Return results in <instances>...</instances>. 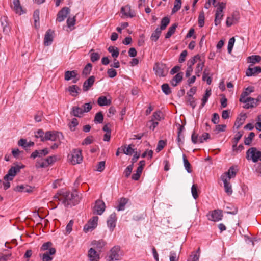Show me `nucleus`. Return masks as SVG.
I'll return each instance as SVG.
<instances>
[{
  "instance_id": "nucleus-54",
  "label": "nucleus",
  "mask_w": 261,
  "mask_h": 261,
  "mask_svg": "<svg viewBox=\"0 0 261 261\" xmlns=\"http://www.w3.org/2000/svg\"><path fill=\"white\" fill-rule=\"evenodd\" d=\"M217 7V9L216 13L223 14V10L226 7V3L224 2L218 3Z\"/></svg>"
},
{
  "instance_id": "nucleus-28",
  "label": "nucleus",
  "mask_w": 261,
  "mask_h": 261,
  "mask_svg": "<svg viewBox=\"0 0 261 261\" xmlns=\"http://www.w3.org/2000/svg\"><path fill=\"white\" fill-rule=\"evenodd\" d=\"M243 132L241 131L238 132L235 135L234 137L232 139V150L233 151L236 150L238 143L243 136Z\"/></svg>"
},
{
  "instance_id": "nucleus-22",
  "label": "nucleus",
  "mask_w": 261,
  "mask_h": 261,
  "mask_svg": "<svg viewBox=\"0 0 261 261\" xmlns=\"http://www.w3.org/2000/svg\"><path fill=\"white\" fill-rule=\"evenodd\" d=\"M35 187H32L28 185H17V192L32 193L35 189Z\"/></svg>"
},
{
  "instance_id": "nucleus-18",
  "label": "nucleus",
  "mask_w": 261,
  "mask_h": 261,
  "mask_svg": "<svg viewBox=\"0 0 261 261\" xmlns=\"http://www.w3.org/2000/svg\"><path fill=\"white\" fill-rule=\"evenodd\" d=\"M261 72V67L260 66H255L254 68H249L246 71V75L247 76H255Z\"/></svg>"
},
{
  "instance_id": "nucleus-46",
  "label": "nucleus",
  "mask_w": 261,
  "mask_h": 261,
  "mask_svg": "<svg viewBox=\"0 0 261 261\" xmlns=\"http://www.w3.org/2000/svg\"><path fill=\"white\" fill-rule=\"evenodd\" d=\"M103 120V116L102 112L100 111L95 114L94 121L96 123H101Z\"/></svg>"
},
{
  "instance_id": "nucleus-8",
  "label": "nucleus",
  "mask_w": 261,
  "mask_h": 261,
  "mask_svg": "<svg viewBox=\"0 0 261 261\" xmlns=\"http://www.w3.org/2000/svg\"><path fill=\"white\" fill-rule=\"evenodd\" d=\"M98 217L95 216L90 219L88 222L84 226V230L85 232H87L90 230H92L96 228L97 225Z\"/></svg>"
},
{
  "instance_id": "nucleus-7",
  "label": "nucleus",
  "mask_w": 261,
  "mask_h": 261,
  "mask_svg": "<svg viewBox=\"0 0 261 261\" xmlns=\"http://www.w3.org/2000/svg\"><path fill=\"white\" fill-rule=\"evenodd\" d=\"M207 219L213 221H219L221 220L223 217L222 211L220 210H215L212 213L207 215Z\"/></svg>"
},
{
  "instance_id": "nucleus-31",
  "label": "nucleus",
  "mask_w": 261,
  "mask_h": 261,
  "mask_svg": "<svg viewBox=\"0 0 261 261\" xmlns=\"http://www.w3.org/2000/svg\"><path fill=\"white\" fill-rule=\"evenodd\" d=\"M111 100L108 99L106 96H100L97 100V103L100 106H109L111 105Z\"/></svg>"
},
{
  "instance_id": "nucleus-40",
  "label": "nucleus",
  "mask_w": 261,
  "mask_h": 261,
  "mask_svg": "<svg viewBox=\"0 0 261 261\" xmlns=\"http://www.w3.org/2000/svg\"><path fill=\"white\" fill-rule=\"evenodd\" d=\"M170 18L167 17H163L161 22V26L159 28L161 31L164 30L170 23Z\"/></svg>"
},
{
  "instance_id": "nucleus-24",
  "label": "nucleus",
  "mask_w": 261,
  "mask_h": 261,
  "mask_svg": "<svg viewBox=\"0 0 261 261\" xmlns=\"http://www.w3.org/2000/svg\"><path fill=\"white\" fill-rule=\"evenodd\" d=\"M183 72H180L177 73L171 80L170 83L173 87H176L178 83L181 82L183 79Z\"/></svg>"
},
{
  "instance_id": "nucleus-47",
  "label": "nucleus",
  "mask_w": 261,
  "mask_h": 261,
  "mask_svg": "<svg viewBox=\"0 0 261 261\" xmlns=\"http://www.w3.org/2000/svg\"><path fill=\"white\" fill-rule=\"evenodd\" d=\"M182 157H183L184 165V167H185L186 170H187L188 173H191L192 171L191 169L190 163H189V162L186 158V156L185 154H183Z\"/></svg>"
},
{
  "instance_id": "nucleus-34",
  "label": "nucleus",
  "mask_w": 261,
  "mask_h": 261,
  "mask_svg": "<svg viewBox=\"0 0 261 261\" xmlns=\"http://www.w3.org/2000/svg\"><path fill=\"white\" fill-rule=\"evenodd\" d=\"M240 116L243 118L238 117L234 123V126H236L237 129L239 128L243 125L247 117L246 114H241Z\"/></svg>"
},
{
  "instance_id": "nucleus-55",
  "label": "nucleus",
  "mask_w": 261,
  "mask_h": 261,
  "mask_svg": "<svg viewBox=\"0 0 261 261\" xmlns=\"http://www.w3.org/2000/svg\"><path fill=\"white\" fill-rule=\"evenodd\" d=\"M191 193L193 197L196 199L198 197L197 192V186L196 184H193L191 187Z\"/></svg>"
},
{
  "instance_id": "nucleus-41",
  "label": "nucleus",
  "mask_w": 261,
  "mask_h": 261,
  "mask_svg": "<svg viewBox=\"0 0 261 261\" xmlns=\"http://www.w3.org/2000/svg\"><path fill=\"white\" fill-rule=\"evenodd\" d=\"M211 95V89H206L205 91V93L204 95H203L202 98V103L201 105V107H203L206 103L207 102L208 99L209 97Z\"/></svg>"
},
{
  "instance_id": "nucleus-61",
  "label": "nucleus",
  "mask_w": 261,
  "mask_h": 261,
  "mask_svg": "<svg viewBox=\"0 0 261 261\" xmlns=\"http://www.w3.org/2000/svg\"><path fill=\"white\" fill-rule=\"evenodd\" d=\"M78 125V121L76 118L72 119L71 123L69 124V128L71 131H74L76 126Z\"/></svg>"
},
{
  "instance_id": "nucleus-9",
  "label": "nucleus",
  "mask_w": 261,
  "mask_h": 261,
  "mask_svg": "<svg viewBox=\"0 0 261 261\" xmlns=\"http://www.w3.org/2000/svg\"><path fill=\"white\" fill-rule=\"evenodd\" d=\"M204 57L202 55H197L188 61V64L189 65H193L196 64V65H204Z\"/></svg>"
},
{
  "instance_id": "nucleus-52",
  "label": "nucleus",
  "mask_w": 261,
  "mask_h": 261,
  "mask_svg": "<svg viewBox=\"0 0 261 261\" xmlns=\"http://www.w3.org/2000/svg\"><path fill=\"white\" fill-rule=\"evenodd\" d=\"M162 90L163 92L166 94V95H169L171 93V90L168 85V84L165 83L163 84L162 86Z\"/></svg>"
},
{
  "instance_id": "nucleus-50",
  "label": "nucleus",
  "mask_w": 261,
  "mask_h": 261,
  "mask_svg": "<svg viewBox=\"0 0 261 261\" xmlns=\"http://www.w3.org/2000/svg\"><path fill=\"white\" fill-rule=\"evenodd\" d=\"M143 169L141 167H138L136 170V173H134L132 176V178L134 180H138L140 177Z\"/></svg>"
},
{
  "instance_id": "nucleus-44",
  "label": "nucleus",
  "mask_w": 261,
  "mask_h": 261,
  "mask_svg": "<svg viewBox=\"0 0 261 261\" xmlns=\"http://www.w3.org/2000/svg\"><path fill=\"white\" fill-rule=\"evenodd\" d=\"M255 133L251 132L247 137H245L244 144L246 145L250 146L251 144L253 138L255 137Z\"/></svg>"
},
{
  "instance_id": "nucleus-60",
  "label": "nucleus",
  "mask_w": 261,
  "mask_h": 261,
  "mask_svg": "<svg viewBox=\"0 0 261 261\" xmlns=\"http://www.w3.org/2000/svg\"><path fill=\"white\" fill-rule=\"evenodd\" d=\"M93 137L92 136H89L84 140L82 144L83 145H87L91 144L93 142Z\"/></svg>"
},
{
  "instance_id": "nucleus-16",
  "label": "nucleus",
  "mask_w": 261,
  "mask_h": 261,
  "mask_svg": "<svg viewBox=\"0 0 261 261\" xmlns=\"http://www.w3.org/2000/svg\"><path fill=\"white\" fill-rule=\"evenodd\" d=\"M54 31L49 29L46 32L44 36V44L45 46L51 44L53 41V35Z\"/></svg>"
},
{
  "instance_id": "nucleus-37",
  "label": "nucleus",
  "mask_w": 261,
  "mask_h": 261,
  "mask_svg": "<svg viewBox=\"0 0 261 261\" xmlns=\"http://www.w3.org/2000/svg\"><path fill=\"white\" fill-rule=\"evenodd\" d=\"M108 51L111 54L113 58H116L118 57L119 51L117 47L113 46H110L108 48Z\"/></svg>"
},
{
  "instance_id": "nucleus-6",
  "label": "nucleus",
  "mask_w": 261,
  "mask_h": 261,
  "mask_svg": "<svg viewBox=\"0 0 261 261\" xmlns=\"http://www.w3.org/2000/svg\"><path fill=\"white\" fill-rule=\"evenodd\" d=\"M196 87H193L190 89L189 91L187 93V101L193 109H194L196 106L195 99L193 96V95L196 93Z\"/></svg>"
},
{
  "instance_id": "nucleus-26",
  "label": "nucleus",
  "mask_w": 261,
  "mask_h": 261,
  "mask_svg": "<svg viewBox=\"0 0 261 261\" xmlns=\"http://www.w3.org/2000/svg\"><path fill=\"white\" fill-rule=\"evenodd\" d=\"M1 27L3 29L4 33L8 34L10 30V27L7 22V18L5 16L1 17L0 18Z\"/></svg>"
},
{
  "instance_id": "nucleus-35",
  "label": "nucleus",
  "mask_w": 261,
  "mask_h": 261,
  "mask_svg": "<svg viewBox=\"0 0 261 261\" xmlns=\"http://www.w3.org/2000/svg\"><path fill=\"white\" fill-rule=\"evenodd\" d=\"M246 97V96H244L243 94L242 93L241 94L240 98L239 99L240 102H243V103H247V102H249L250 101L255 100L256 101L255 105L257 106L258 102L259 101V98L255 99L254 98H252L251 97H247L246 98H245Z\"/></svg>"
},
{
  "instance_id": "nucleus-2",
  "label": "nucleus",
  "mask_w": 261,
  "mask_h": 261,
  "mask_svg": "<svg viewBox=\"0 0 261 261\" xmlns=\"http://www.w3.org/2000/svg\"><path fill=\"white\" fill-rule=\"evenodd\" d=\"M122 256V253L120 246H115L110 250L108 260L109 261L119 260L121 259Z\"/></svg>"
},
{
  "instance_id": "nucleus-43",
  "label": "nucleus",
  "mask_w": 261,
  "mask_h": 261,
  "mask_svg": "<svg viewBox=\"0 0 261 261\" xmlns=\"http://www.w3.org/2000/svg\"><path fill=\"white\" fill-rule=\"evenodd\" d=\"M162 31L157 28L151 35L150 39L153 41H156L161 34Z\"/></svg>"
},
{
  "instance_id": "nucleus-21",
  "label": "nucleus",
  "mask_w": 261,
  "mask_h": 261,
  "mask_svg": "<svg viewBox=\"0 0 261 261\" xmlns=\"http://www.w3.org/2000/svg\"><path fill=\"white\" fill-rule=\"evenodd\" d=\"M116 215L114 213L111 214L107 220V225L111 231H113L116 226Z\"/></svg>"
},
{
  "instance_id": "nucleus-45",
  "label": "nucleus",
  "mask_w": 261,
  "mask_h": 261,
  "mask_svg": "<svg viewBox=\"0 0 261 261\" xmlns=\"http://www.w3.org/2000/svg\"><path fill=\"white\" fill-rule=\"evenodd\" d=\"M35 27L37 28L39 26V11L36 10L33 13Z\"/></svg>"
},
{
  "instance_id": "nucleus-51",
  "label": "nucleus",
  "mask_w": 261,
  "mask_h": 261,
  "mask_svg": "<svg viewBox=\"0 0 261 261\" xmlns=\"http://www.w3.org/2000/svg\"><path fill=\"white\" fill-rule=\"evenodd\" d=\"M181 0H175L174 3V7L172 10V13L174 14L177 12L181 8Z\"/></svg>"
},
{
  "instance_id": "nucleus-10",
  "label": "nucleus",
  "mask_w": 261,
  "mask_h": 261,
  "mask_svg": "<svg viewBox=\"0 0 261 261\" xmlns=\"http://www.w3.org/2000/svg\"><path fill=\"white\" fill-rule=\"evenodd\" d=\"M106 208L105 202L101 200H97L93 208L94 213L97 215H101L105 211Z\"/></svg>"
},
{
  "instance_id": "nucleus-19",
  "label": "nucleus",
  "mask_w": 261,
  "mask_h": 261,
  "mask_svg": "<svg viewBox=\"0 0 261 261\" xmlns=\"http://www.w3.org/2000/svg\"><path fill=\"white\" fill-rule=\"evenodd\" d=\"M17 144L19 146H21L25 150H27L29 148L33 147L34 145V142L31 141L28 142L26 139L23 138L20 139L18 141Z\"/></svg>"
},
{
  "instance_id": "nucleus-49",
  "label": "nucleus",
  "mask_w": 261,
  "mask_h": 261,
  "mask_svg": "<svg viewBox=\"0 0 261 261\" xmlns=\"http://www.w3.org/2000/svg\"><path fill=\"white\" fill-rule=\"evenodd\" d=\"M234 170V168L233 167H231L229 169L228 172L224 173L223 175H226L227 179L230 180V179L235 176L236 174V172Z\"/></svg>"
},
{
  "instance_id": "nucleus-58",
  "label": "nucleus",
  "mask_w": 261,
  "mask_h": 261,
  "mask_svg": "<svg viewBox=\"0 0 261 261\" xmlns=\"http://www.w3.org/2000/svg\"><path fill=\"white\" fill-rule=\"evenodd\" d=\"M159 125L158 121H154L153 119H151L147 123V125L149 126L150 129L153 130L155 128Z\"/></svg>"
},
{
  "instance_id": "nucleus-59",
  "label": "nucleus",
  "mask_w": 261,
  "mask_h": 261,
  "mask_svg": "<svg viewBox=\"0 0 261 261\" xmlns=\"http://www.w3.org/2000/svg\"><path fill=\"white\" fill-rule=\"evenodd\" d=\"M234 42H235L234 37L231 38L229 40L228 44V47H227L228 53L229 54L231 53L232 49Z\"/></svg>"
},
{
  "instance_id": "nucleus-32",
  "label": "nucleus",
  "mask_w": 261,
  "mask_h": 261,
  "mask_svg": "<svg viewBox=\"0 0 261 261\" xmlns=\"http://www.w3.org/2000/svg\"><path fill=\"white\" fill-rule=\"evenodd\" d=\"M77 75V73L75 70L66 71L65 72V80L69 81L73 78H75Z\"/></svg>"
},
{
  "instance_id": "nucleus-39",
  "label": "nucleus",
  "mask_w": 261,
  "mask_h": 261,
  "mask_svg": "<svg viewBox=\"0 0 261 261\" xmlns=\"http://www.w3.org/2000/svg\"><path fill=\"white\" fill-rule=\"evenodd\" d=\"M178 26L177 23H174L168 29V31L165 35V38L168 39L175 33L176 29Z\"/></svg>"
},
{
  "instance_id": "nucleus-38",
  "label": "nucleus",
  "mask_w": 261,
  "mask_h": 261,
  "mask_svg": "<svg viewBox=\"0 0 261 261\" xmlns=\"http://www.w3.org/2000/svg\"><path fill=\"white\" fill-rule=\"evenodd\" d=\"M247 61L253 64L258 63L261 61V57L259 55H252L247 58Z\"/></svg>"
},
{
  "instance_id": "nucleus-5",
  "label": "nucleus",
  "mask_w": 261,
  "mask_h": 261,
  "mask_svg": "<svg viewBox=\"0 0 261 261\" xmlns=\"http://www.w3.org/2000/svg\"><path fill=\"white\" fill-rule=\"evenodd\" d=\"M16 174V166L11 167L8 171V173L4 176V179L7 182H4V187L5 190L10 187V184L9 181L13 180Z\"/></svg>"
},
{
  "instance_id": "nucleus-42",
  "label": "nucleus",
  "mask_w": 261,
  "mask_h": 261,
  "mask_svg": "<svg viewBox=\"0 0 261 261\" xmlns=\"http://www.w3.org/2000/svg\"><path fill=\"white\" fill-rule=\"evenodd\" d=\"M68 89L72 96L74 97H76L78 95V90H80V88L75 85L69 86Z\"/></svg>"
},
{
  "instance_id": "nucleus-57",
  "label": "nucleus",
  "mask_w": 261,
  "mask_h": 261,
  "mask_svg": "<svg viewBox=\"0 0 261 261\" xmlns=\"http://www.w3.org/2000/svg\"><path fill=\"white\" fill-rule=\"evenodd\" d=\"M132 145L128 146L127 148L125 147V148L121 149L123 153L126 155H132L133 153H135L134 149L131 147Z\"/></svg>"
},
{
  "instance_id": "nucleus-33",
  "label": "nucleus",
  "mask_w": 261,
  "mask_h": 261,
  "mask_svg": "<svg viewBox=\"0 0 261 261\" xmlns=\"http://www.w3.org/2000/svg\"><path fill=\"white\" fill-rule=\"evenodd\" d=\"M128 201V199L125 198H121L119 201V204L117 207L118 211H123L125 208V206Z\"/></svg>"
},
{
  "instance_id": "nucleus-27",
  "label": "nucleus",
  "mask_w": 261,
  "mask_h": 261,
  "mask_svg": "<svg viewBox=\"0 0 261 261\" xmlns=\"http://www.w3.org/2000/svg\"><path fill=\"white\" fill-rule=\"evenodd\" d=\"M83 109L79 107H73L70 112V115L77 117H81L83 114Z\"/></svg>"
},
{
  "instance_id": "nucleus-13",
  "label": "nucleus",
  "mask_w": 261,
  "mask_h": 261,
  "mask_svg": "<svg viewBox=\"0 0 261 261\" xmlns=\"http://www.w3.org/2000/svg\"><path fill=\"white\" fill-rule=\"evenodd\" d=\"M70 13V9L68 7L63 8L58 13L56 20L58 22H62L66 18Z\"/></svg>"
},
{
  "instance_id": "nucleus-48",
  "label": "nucleus",
  "mask_w": 261,
  "mask_h": 261,
  "mask_svg": "<svg viewBox=\"0 0 261 261\" xmlns=\"http://www.w3.org/2000/svg\"><path fill=\"white\" fill-rule=\"evenodd\" d=\"M44 135L45 134L42 129H39L35 133V138H40V141L42 142L45 141Z\"/></svg>"
},
{
  "instance_id": "nucleus-11",
  "label": "nucleus",
  "mask_w": 261,
  "mask_h": 261,
  "mask_svg": "<svg viewBox=\"0 0 261 261\" xmlns=\"http://www.w3.org/2000/svg\"><path fill=\"white\" fill-rule=\"evenodd\" d=\"M221 178L223 181L225 192L228 195H230L232 193V189L229 180L227 179L226 175H222Z\"/></svg>"
},
{
  "instance_id": "nucleus-36",
  "label": "nucleus",
  "mask_w": 261,
  "mask_h": 261,
  "mask_svg": "<svg viewBox=\"0 0 261 261\" xmlns=\"http://www.w3.org/2000/svg\"><path fill=\"white\" fill-rule=\"evenodd\" d=\"M92 244L94 245V248L99 251H100L101 249L106 245L105 242L101 240L99 241H93Z\"/></svg>"
},
{
  "instance_id": "nucleus-14",
  "label": "nucleus",
  "mask_w": 261,
  "mask_h": 261,
  "mask_svg": "<svg viewBox=\"0 0 261 261\" xmlns=\"http://www.w3.org/2000/svg\"><path fill=\"white\" fill-rule=\"evenodd\" d=\"M48 153L49 150L47 148H45L42 150H35L31 153L30 158L33 159L37 157L42 158Z\"/></svg>"
},
{
  "instance_id": "nucleus-23",
  "label": "nucleus",
  "mask_w": 261,
  "mask_h": 261,
  "mask_svg": "<svg viewBox=\"0 0 261 261\" xmlns=\"http://www.w3.org/2000/svg\"><path fill=\"white\" fill-rule=\"evenodd\" d=\"M88 257L90 261H98L99 259V254L92 248L88 251Z\"/></svg>"
},
{
  "instance_id": "nucleus-3",
  "label": "nucleus",
  "mask_w": 261,
  "mask_h": 261,
  "mask_svg": "<svg viewBox=\"0 0 261 261\" xmlns=\"http://www.w3.org/2000/svg\"><path fill=\"white\" fill-rule=\"evenodd\" d=\"M68 159L73 165L80 164L83 161L82 151L80 149H74L70 155H68Z\"/></svg>"
},
{
  "instance_id": "nucleus-20",
  "label": "nucleus",
  "mask_w": 261,
  "mask_h": 261,
  "mask_svg": "<svg viewBox=\"0 0 261 261\" xmlns=\"http://www.w3.org/2000/svg\"><path fill=\"white\" fill-rule=\"evenodd\" d=\"M95 81V77L94 76H90L83 83V90L85 92L87 91L92 86Z\"/></svg>"
},
{
  "instance_id": "nucleus-64",
  "label": "nucleus",
  "mask_w": 261,
  "mask_h": 261,
  "mask_svg": "<svg viewBox=\"0 0 261 261\" xmlns=\"http://www.w3.org/2000/svg\"><path fill=\"white\" fill-rule=\"evenodd\" d=\"M179 255L174 251L170 253V261H178Z\"/></svg>"
},
{
  "instance_id": "nucleus-30",
  "label": "nucleus",
  "mask_w": 261,
  "mask_h": 261,
  "mask_svg": "<svg viewBox=\"0 0 261 261\" xmlns=\"http://www.w3.org/2000/svg\"><path fill=\"white\" fill-rule=\"evenodd\" d=\"M89 55L90 57V60L92 62L95 63L96 61L99 60L100 58V54L94 52L93 49H91L89 52Z\"/></svg>"
},
{
  "instance_id": "nucleus-29",
  "label": "nucleus",
  "mask_w": 261,
  "mask_h": 261,
  "mask_svg": "<svg viewBox=\"0 0 261 261\" xmlns=\"http://www.w3.org/2000/svg\"><path fill=\"white\" fill-rule=\"evenodd\" d=\"M130 7L128 5H126L124 7H122L121 9V12L125 16L129 17L130 18L133 17L135 15L132 14Z\"/></svg>"
},
{
  "instance_id": "nucleus-53",
  "label": "nucleus",
  "mask_w": 261,
  "mask_h": 261,
  "mask_svg": "<svg viewBox=\"0 0 261 261\" xmlns=\"http://www.w3.org/2000/svg\"><path fill=\"white\" fill-rule=\"evenodd\" d=\"M223 17V14L221 13H215V25L216 26L218 25L221 23V21Z\"/></svg>"
},
{
  "instance_id": "nucleus-1",
  "label": "nucleus",
  "mask_w": 261,
  "mask_h": 261,
  "mask_svg": "<svg viewBox=\"0 0 261 261\" xmlns=\"http://www.w3.org/2000/svg\"><path fill=\"white\" fill-rule=\"evenodd\" d=\"M60 194L62 195L63 203L65 206H75L80 202L81 197L76 190L73 192L66 191Z\"/></svg>"
},
{
  "instance_id": "nucleus-12",
  "label": "nucleus",
  "mask_w": 261,
  "mask_h": 261,
  "mask_svg": "<svg viewBox=\"0 0 261 261\" xmlns=\"http://www.w3.org/2000/svg\"><path fill=\"white\" fill-rule=\"evenodd\" d=\"M56 250L55 248H49V251L46 252L43 254H39V256L41 258L42 261H51L53 257L50 255H54L56 253Z\"/></svg>"
},
{
  "instance_id": "nucleus-56",
  "label": "nucleus",
  "mask_w": 261,
  "mask_h": 261,
  "mask_svg": "<svg viewBox=\"0 0 261 261\" xmlns=\"http://www.w3.org/2000/svg\"><path fill=\"white\" fill-rule=\"evenodd\" d=\"M204 14L203 12H201L198 17V24L199 27L202 28L204 24Z\"/></svg>"
},
{
  "instance_id": "nucleus-15",
  "label": "nucleus",
  "mask_w": 261,
  "mask_h": 261,
  "mask_svg": "<svg viewBox=\"0 0 261 261\" xmlns=\"http://www.w3.org/2000/svg\"><path fill=\"white\" fill-rule=\"evenodd\" d=\"M256 148L253 147L248 149L246 153V158L248 161H252L253 163H255Z\"/></svg>"
},
{
  "instance_id": "nucleus-25",
  "label": "nucleus",
  "mask_w": 261,
  "mask_h": 261,
  "mask_svg": "<svg viewBox=\"0 0 261 261\" xmlns=\"http://www.w3.org/2000/svg\"><path fill=\"white\" fill-rule=\"evenodd\" d=\"M153 70L155 74L160 77L165 76L168 73V70L165 69L163 66H154Z\"/></svg>"
},
{
  "instance_id": "nucleus-17",
  "label": "nucleus",
  "mask_w": 261,
  "mask_h": 261,
  "mask_svg": "<svg viewBox=\"0 0 261 261\" xmlns=\"http://www.w3.org/2000/svg\"><path fill=\"white\" fill-rule=\"evenodd\" d=\"M239 16L238 12L233 13L231 16L228 17L226 19V24L227 27H230L233 24L238 22Z\"/></svg>"
},
{
  "instance_id": "nucleus-62",
  "label": "nucleus",
  "mask_w": 261,
  "mask_h": 261,
  "mask_svg": "<svg viewBox=\"0 0 261 261\" xmlns=\"http://www.w3.org/2000/svg\"><path fill=\"white\" fill-rule=\"evenodd\" d=\"M210 138V135L208 133H204L198 139L199 142L202 143L204 141H206Z\"/></svg>"
},
{
  "instance_id": "nucleus-63",
  "label": "nucleus",
  "mask_w": 261,
  "mask_h": 261,
  "mask_svg": "<svg viewBox=\"0 0 261 261\" xmlns=\"http://www.w3.org/2000/svg\"><path fill=\"white\" fill-rule=\"evenodd\" d=\"M53 244L51 242H47L43 244L40 250L41 251H46L47 250H49V248H51Z\"/></svg>"
},
{
  "instance_id": "nucleus-4",
  "label": "nucleus",
  "mask_w": 261,
  "mask_h": 261,
  "mask_svg": "<svg viewBox=\"0 0 261 261\" xmlns=\"http://www.w3.org/2000/svg\"><path fill=\"white\" fill-rule=\"evenodd\" d=\"M63 138L64 137L62 133L55 130L47 131L44 135L45 141L47 140L52 141H60L61 139H63Z\"/></svg>"
}]
</instances>
